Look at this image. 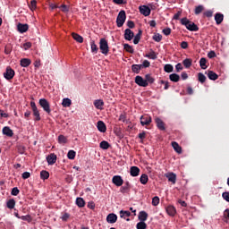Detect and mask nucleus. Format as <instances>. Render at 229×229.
Wrapping results in <instances>:
<instances>
[{"instance_id": "obj_26", "label": "nucleus", "mask_w": 229, "mask_h": 229, "mask_svg": "<svg viewBox=\"0 0 229 229\" xmlns=\"http://www.w3.org/2000/svg\"><path fill=\"white\" fill-rule=\"evenodd\" d=\"M208 78L209 80H212L213 81H216V80H217V78H219V76L217 75V73L214 72L213 71H208Z\"/></svg>"}, {"instance_id": "obj_4", "label": "nucleus", "mask_w": 229, "mask_h": 229, "mask_svg": "<svg viewBox=\"0 0 229 229\" xmlns=\"http://www.w3.org/2000/svg\"><path fill=\"white\" fill-rule=\"evenodd\" d=\"M39 106L43 108L44 112L47 114H51V105H49V101L46 98L39 99Z\"/></svg>"}, {"instance_id": "obj_5", "label": "nucleus", "mask_w": 229, "mask_h": 229, "mask_svg": "<svg viewBox=\"0 0 229 229\" xmlns=\"http://www.w3.org/2000/svg\"><path fill=\"white\" fill-rule=\"evenodd\" d=\"M30 107L32 109V113L34 115V121H40V111H38V108L37 107V104L35 102L31 101L30 102Z\"/></svg>"}, {"instance_id": "obj_45", "label": "nucleus", "mask_w": 229, "mask_h": 229, "mask_svg": "<svg viewBox=\"0 0 229 229\" xmlns=\"http://www.w3.org/2000/svg\"><path fill=\"white\" fill-rule=\"evenodd\" d=\"M58 142H59V144H67V138L64 135H59Z\"/></svg>"}, {"instance_id": "obj_36", "label": "nucleus", "mask_w": 229, "mask_h": 229, "mask_svg": "<svg viewBox=\"0 0 229 229\" xmlns=\"http://www.w3.org/2000/svg\"><path fill=\"white\" fill-rule=\"evenodd\" d=\"M149 178L148 177V174H141L140 178V182L142 185H146V183H148Z\"/></svg>"}, {"instance_id": "obj_54", "label": "nucleus", "mask_w": 229, "mask_h": 229, "mask_svg": "<svg viewBox=\"0 0 229 229\" xmlns=\"http://www.w3.org/2000/svg\"><path fill=\"white\" fill-rule=\"evenodd\" d=\"M141 66V69H146L148 67H149V65H151V63H149V61L148 60H144L142 64H140Z\"/></svg>"}, {"instance_id": "obj_49", "label": "nucleus", "mask_w": 229, "mask_h": 229, "mask_svg": "<svg viewBox=\"0 0 229 229\" xmlns=\"http://www.w3.org/2000/svg\"><path fill=\"white\" fill-rule=\"evenodd\" d=\"M208 67V62H207V59L202 57L201 58V69H207Z\"/></svg>"}, {"instance_id": "obj_47", "label": "nucleus", "mask_w": 229, "mask_h": 229, "mask_svg": "<svg viewBox=\"0 0 229 229\" xmlns=\"http://www.w3.org/2000/svg\"><path fill=\"white\" fill-rule=\"evenodd\" d=\"M130 216H131V213L130 211H120V217H130Z\"/></svg>"}, {"instance_id": "obj_50", "label": "nucleus", "mask_w": 229, "mask_h": 229, "mask_svg": "<svg viewBox=\"0 0 229 229\" xmlns=\"http://www.w3.org/2000/svg\"><path fill=\"white\" fill-rule=\"evenodd\" d=\"M160 203V198H158L157 196L154 197L152 199V205L153 207H157V205Z\"/></svg>"}, {"instance_id": "obj_35", "label": "nucleus", "mask_w": 229, "mask_h": 229, "mask_svg": "<svg viewBox=\"0 0 229 229\" xmlns=\"http://www.w3.org/2000/svg\"><path fill=\"white\" fill-rule=\"evenodd\" d=\"M71 105H72V101L70 98H64L63 99L62 106L64 108H67V107L71 106Z\"/></svg>"}, {"instance_id": "obj_22", "label": "nucleus", "mask_w": 229, "mask_h": 229, "mask_svg": "<svg viewBox=\"0 0 229 229\" xmlns=\"http://www.w3.org/2000/svg\"><path fill=\"white\" fill-rule=\"evenodd\" d=\"M224 19H225V15H223V13H217L215 14V21L217 25L221 24V22H223Z\"/></svg>"}, {"instance_id": "obj_51", "label": "nucleus", "mask_w": 229, "mask_h": 229, "mask_svg": "<svg viewBox=\"0 0 229 229\" xmlns=\"http://www.w3.org/2000/svg\"><path fill=\"white\" fill-rule=\"evenodd\" d=\"M153 40H155V42H160L162 40V34L160 33H157L153 36Z\"/></svg>"}, {"instance_id": "obj_13", "label": "nucleus", "mask_w": 229, "mask_h": 229, "mask_svg": "<svg viewBox=\"0 0 229 229\" xmlns=\"http://www.w3.org/2000/svg\"><path fill=\"white\" fill-rule=\"evenodd\" d=\"M135 37V33L130 29L124 30V38L125 40H131Z\"/></svg>"}, {"instance_id": "obj_53", "label": "nucleus", "mask_w": 229, "mask_h": 229, "mask_svg": "<svg viewBox=\"0 0 229 229\" xmlns=\"http://www.w3.org/2000/svg\"><path fill=\"white\" fill-rule=\"evenodd\" d=\"M30 9L33 12L34 10H37V2L36 0H32L30 2V4H29Z\"/></svg>"}, {"instance_id": "obj_15", "label": "nucleus", "mask_w": 229, "mask_h": 229, "mask_svg": "<svg viewBox=\"0 0 229 229\" xmlns=\"http://www.w3.org/2000/svg\"><path fill=\"white\" fill-rule=\"evenodd\" d=\"M165 178L168 179V182H171V183L174 184L176 183V174L174 173H167L165 174Z\"/></svg>"}, {"instance_id": "obj_31", "label": "nucleus", "mask_w": 229, "mask_h": 229, "mask_svg": "<svg viewBox=\"0 0 229 229\" xmlns=\"http://www.w3.org/2000/svg\"><path fill=\"white\" fill-rule=\"evenodd\" d=\"M145 81H147L148 85H153L155 83V78L151 76V74H146L145 75Z\"/></svg>"}, {"instance_id": "obj_14", "label": "nucleus", "mask_w": 229, "mask_h": 229, "mask_svg": "<svg viewBox=\"0 0 229 229\" xmlns=\"http://www.w3.org/2000/svg\"><path fill=\"white\" fill-rule=\"evenodd\" d=\"M17 30L20 33H26L30 30V26L28 24L18 23Z\"/></svg>"}, {"instance_id": "obj_9", "label": "nucleus", "mask_w": 229, "mask_h": 229, "mask_svg": "<svg viewBox=\"0 0 229 229\" xmlns=\"http://www.w3.org/2000/svg\"><path fill=\"white\" fill-rule=\"evenodd\" d=\"M112 182L116 187H122L123 183H124V180H123V177H121V175L113 176Z\"/></svg>"}, {"instance_id": "obj_23", "label": "nucleus", "mask_w": 229, "mask_h": 229, "mask_svg": "<svg viewBox=\"0 0 229 229\" xmlns=\"http://www.w3.org/2000/svg\"><path fill=\"white\" fill-rule=\"evenodd\" d=\"M130 189H131L130 182H126L124 185L121 187L120 192H122V194H126V192H129Z\"/></svg>"}, {"instance_id": "obj_43", "label": "nucleus", "mask_w": 229, "mask_h": 229, "mask_svg": "<svg viewBox=\"0 0 229 229\" xmlns=\"http://www.w3.org/2000/svg\"><path fill=\"white\" fill-rule=\"evenodd\" d=\"M67 157L69 158V160H74V158H76V151L69 150L67 154Z\"/></svg>"}, {"instance_id": "obj_52", "label": "nucleus", "mask_w": 229, "mask_h": 229, "mask_svg": "<svg viewBox=\"0 0 229 229\" xmlns=\"http://www.w3.org/2000/svg\"><path fill=\"white\" fill-rule=\"evenodd\" d=\"M203 15H204V17L210 18V17H212L214 15V11H212V10L205 11L203 13Z\"/></svg>"}, {"instance_id": "obj_17", "label": "nucleus", "mask_w": 229, "mask_h": 229, "mask_svg": "<svg viewBox=\"0 0 229 229\" xmlns=\"http://www.w3.org/2000/svg\"><path fill=\"white\" fill-rule=\"evenodd\" d=\"M165 210L168 216H171L172 217H174V216H176V208H174V206H168L166 207Z\"/></svg>"}, {"instance_id": "obj_55", "label": "nucleus", "mask_w": 229, "mask_h": 229, "mask_svg": "<svg viewBox=\"0 0 229 229\" xmlns=\"http://www.w3.org/2000/svg\"><path fill=\"white\" fill-rule=\"evenodd\" d=\"M19 192H21V191H19V188L14 187L13 188L11 194L12 196H19Z\"/></svg>"}, {"instance_id": "obj_63", "label": "nucleus", "mask_w": 229, "mask_h": 229, "mask_svg": "<svg viewBox=\"0 0 229 229\" xmlns=\"http://www.w3.org/2000/svg\"><path fill=\"white\" fill-rule=\"evenodd\" d=\"M163 33L164 35H165L166 37L171 35V28H166L163 30Z\"/></svg>"}, {"instance_id": "obj_27", "label": "nucleus", "mask_w": 229, "mask_h": 229, "mask_svg": "<svg viewBox=\"0 0 229 229\" xmlns=\"http://www.w3.org/2000/svg\"><path fill=\"white\" fill-rule=\"evenodd\" d=\"M72 37L76 40V42H79V44H83V37H81L80 34L73 32L72 33Z\"/></svg>"}, {"instance_id": "obj_10", "label": "nucleus", "mask_w": 229, "mask_h": 229, "mask_svg": "<svg viewBox=\"0 0 229 229\" xmlns=\"http://www.w3.org/2000/svg\"><path fill=\"white\" fill-rule=\"evenodd\" d=\"M151 116L141 115L140 116V124L141 126H149L151 124Z\"/></svg>"}, {"instance_id": "obj_44", "label": "nucleus", "mask_w": 229, "mask_h": 229, "mask_svg": "<svg viewBox=\"0 0 229 229\" xmlns=\"http://www.w3.org/2000/svg\"><path fill=\"white\" fill-rule=\"evenodd\" d=\"M100 148L101 149H108V148H110V143H108V141L106 140H103L100 142Z\"/></svg>"}, {"instance_id": "obj_58", "label": "nucleus", "mask_w": 229, "mask_h": 229, "mask_svg": "<svg viewBox=\"0 0 229 229\" xmlns=\"http://www.w3.org/2000/svg\"><path fill=\"white\" fill-rule=\"evenodd\" d=\"M222 198L225 199V201L229 202V191L223 192Z\"/></svg>"}, {"instance_id": "obj_21", "label": "nucleus", "mask_w": 229, "mask_h": 229, "mask_svg": "<svg viewBox=\"0 0 229 229\" xmlns=\"http://www.w3.org/2000/svg\"><path fill=\"white\" fill-rule=\"evenodd\" d=\"M94 106L98 110H103V106H105V102L102 99H98L94 101Z\"/></svg>"}, {"instance_id": "obj_60", "label": "nucleus", "mask_w": 229, "mask_h": 229, "mask_svg": "<svg viewBox=\"0 0 229 229\" xmlns=\"http://www.w3.org/2000/svg\"><path fill=\"white\" fill-rule=\"evenodd\" d=\"M119 121H121L122 123H126V113L120 114Z\"/></svg>"}, {"instance_id": "obj_61", "label": "nucleus", "mask_w": 229, "mask_h": 229, "mask_svg": "<svg viewBox=\"0 0 229 229\" xmlns=\"http://www.w3.org/2000/svg\"><path fill=\"white\" fill-rule=\"evenodd\" d=\"M114 4H126V0H113Z\"/></svg>"}, {"instance_id": "obj_46", "label": "nucleus", "mask_w": 229, "mask_h": 229, "mask_svg": "<svg viewBox=\"0 0 229 229\" xmlns=\"http://www.w3.org/2000/svg\"><path fill=\"white\" fill-rule=\"evenodd\" d=\"M137 229H146L148 228V225H146L144 222L140 221L136 225Z\"/></svg>"}, {"instance_id": "obj_8", "label": "nucleus", "mask_w": 229, "mask_h": 229, "mask_svg": "<svg viewBox=\"0 0 229 229\" xmlns=\"http://www.w3.org/2000/svg\"><path fill=\"white\" fill-rule=\"evenodd\" d=\"M139 10L144 17H149V15H151V9L148 5H141L139 7Z\"/></svg>"}, {"instance_id": "obj_28", "label": "nucleus", "mask_w": 229, "mask_h": 229, "mask_svg": "<svg viewBox=\"0 0 229 229\" xmlns=\"http://www.w3.org/2000/svg\"><path fill=\"white\" fill-rule=\"evenodd\" d=\"M170 81H174V83H178L180 81V75L176 73H172L169 75Z\"/></svg>"}, {"instance_id": "obj_41", "label": "nucleus", "mask_w": 229, "mask_h": 229, "mask_svg": "<svg viewBox=\"0 0 229 229\" xmlns=\"http://www.w3.org/2000/svg\"><path fill=\"white\" fill-rule=\"evenodd\" d=\"M16 149L20 155H24V153H26V147L23 145H17Z\"/></svg>"}, {"instance_id": "obj_42", "label": "nucleus", "mask_w": 229, "mask_h": 229, "mask_svg": "<svg viewBox=\"0 0 229 229\" xmlns=\"http://www.w3.org/2000/svg\"><path fill=\"white\" fill-rule=\"evenodd\" d=\"M40 178L41 180H47V178H49V172L46 170H42L40 172Z\"/></svg>"}, {"instance_id": "obj_6", "label": "nucleus", "mask_w": 229, "mask_h": 229, "mask_svg": "<svg viewBox=\"0 0 229 229\" xmlns=\"http://www.w3.org/2000/svg\"><path fill=\"white\" fill-rule=\"evenodd\" d=\"M13 76H15V71L12 69V67L8 66L4 73V77L5 80H13Z\"/></svg>"}, {"instance_id": "obj_40", "label": "nucleus", "mask_w": 229, "mask_h": 229, "mask_svg": "<svg viewBox=\"0 0 229 229\" xmlns=\"http://www.w3.org/2000/svg\"><path fill=\"white\" fill-rule=\"evenodd\" d=\"M146 58H150V60H157V54L152 49L150 50V53L147 54Z\"/></svg>"}, {"instance_id": "obj_20", "label": "nucleus", "mask_w": 229, "mask_h": 229, "mask_svg": "<svg viewBox=\"0 0 229 229\" xmlns=\"http://www.w3.org/2000/svg\"><path fill=\"white\" fill-rule=\"evenodd\" d=\"M21 67H30L31 65V59L29 58H22L20 61Z\"/></svg>"}, {"instance_id": "obj_24", "label": "nucleus", "mask_w": 229, "mask_h": 229, "mask_svg": "<svg viewBox=\"0 0 229 229\" xmlns=\"http://www.w3.org/2000/svg\"><path fill=\"white\" fill-rule=\"evenodd\" d=\"M3 134L6 135L7 137H13V131H12L10 127L5 126L3 128Z\"/></svg>"}, {"instance_id": "obj_39", "label": "nucleus", "mask_w": 229, "mask_h": 229, "mask_svg": "<svg viewBox=\"0 0 229 229\" xmlns=\"http://www.w3.org/2000/svg\"><path fill=\"white\" fill-rule=\"evenodd\" d=\"M182 64L184 65V67L186 69H189L191 67V65H192V60L186 58L182 61Z\"/></svg>"}, {"instance_id": "obj_64", "label": "nucleus", "mask_w": 229, "mask_h": 229, "mask_svg": "<svg viewBox=\"0 0 229 229\" xmlns=\"http://www.w3.org/2000/svg\"><path fill=\"white\" fill-rule=\"evenodd\" d=\"M88 208H90L91 210H94V208H96V204L91 201L88 203Z\"/></svg>"}, {"instance_id": "obj_48", "label": "nucleus", "mask_w": 229, "mask_h": 229, "mask_svg": "<svg viewBox=\"0 0 229 229\" xmlns=\"http://www.w3.org/2000/svg\"><path fill=\"white\" fill-rule=\"evenodd\" d=\"M173 64H165L164 67L165 72H173Z\"/></svg>"}, {"instance_id": "obj_18", "label": "nucleus", "mask_w": 229, "mask_h": 229, "mask_svg": "<svg viewBox=\"0 0 229 229\" xmlns=\"http://www.w3.org/2000/svg\"><path fill=\"white\" fill-rule=\"evenodd\" d=\"M97 128L98 131H101V133H105V131H106V124H105V122L103 121L98 122Z\"/></svg>"}, {"instance_id": "obj_56", "label": "nucleus", "mask_w": 229, "mask_h": 229, "mask_svg": "<svg viewBox=\"0 0 229 229\" xmlns=\"http://www.w3.org/2000/svg\"><path fill=\"white\" fill-rule=\"evenodd\" d=\"M20 219H21L22 221H28L29 223L31 222V216L27 215V216H20Z\"/></svg>"}, {"instance_id": "obj_19", "label": "nucleus", "mask_w": 229, "mask_h": 229, "mask_svg": "<svg viewBox=\"0 0 229 229\" xmlns=\"http://www.w3.org/2000/svg\"><path fill=\"white\" fill-rule=\"evenodd\" d=\"M140 174V169L138 166H131L130 169V174L131 176H139Z\"/></svg>"}, {"instance_id": "obj_25", "label": "nucleus", "mask_w": 229, "mask_h": 229, "mask_svg": "<svg viewBox=\"0 0 229 229\" xmlns=\"http://www.w3.org/2000/svg\"><path fill=\"white\" fill-rule=\"evenodd\" d=\"M138 218L141 222L148 221V214L146 213V211H140L139 213Z\"/></svg>"}, {"instance_id": "obj_38", "label": "nucleus", "mask_w": 229, "mask_h": 229, "mask_svg": "<svg viewBox=\"0 0 229 229\" xmlns=\"http://www.w3.org/2000/svg\"><path fill=\"white\" fill-rule=\"evenodd\" d=\"M76 205L79 206L80 208H82V207H85V200L83 198H77L76 199Z\"/></svg>"}, {"instance_id": "obj_57", "label": "nucleus", "mask_w": 229, "mask_h": 229, "mask_svg": "<svg viewBox=\"0 0 229 229\" xmlns=\"http://www.w3.org/2000/svg\"><path fill=\"white\" fill-rule=\"evenodd\" d=\"M62 12H64V13H67V12H69V6L66 5V4H62L60 7H59Z\"/></svg>"}, {"instance_id": "obj_33", "label": "nucleus", "mask_w": 229, "mask_h": 229, "mask_svg": "<svg viewBox=\"0 0 229 229\" xmlns=\"http://www.w3.org/2000/svg\"><path fill=\"white\" fill-rule=\"evenodd\" d=\"M6 207H7V208H10V210L15 208V199H10L6 202Z\"/></svg>"}, {"instance_id": "obj_30", "label": "nucleus", "mask_w": 229, "mask_h": 229, "mask_svg": "<svg viewBox=\"0 0 229 229\" xmlns=\"http://www.w3.org/2000/svg\"><path fill=\"white\" fill-rule=\"evenodd\" d=\"M141 69H142V66H140V64H132L131 65V71L135 74H139L140 72Z\"/></svg>"}, {"instance_id": "obj_16", "label": "nucleus", "mask_w": 229, "mask_h": 229, "mask_svg": "<svg viewBox=\"0 0 229 229\" xmlns=\"http://www.w3.org/2000/svg\"><path fill=\"white\" fill-rule=\"evenodd\" d=\"M47 162L49 165H53L54 164H56V155L55 154H50L47 157Z\"/></svg>"}, {"instance_id": "obj_34", "label": "nucleus", "mask_w": 229, "mask_h": 229, "mask_svg": "<svg viewBox=\"0 0 229 229\" xmlns=\"http://www.w3.org/2000/svg\"><path fill=\"white\" fill-rule=\"evenodd\" d=\"M123 49H125V51H127V53H131V55H133L135 53L133 47L130 46V44H124Z\"/></svg>"}, {"instance_id": "obj_29", "label": "nucleus", "mask_w": 229, "mask_h": 229, "mask_svg": "<svg viewBox=\"0 0 229 229\" xmlns=\"http://www.w3.org/2000/svg\"><path fill=\"white\" fill-rule=\"evenodd\" d=\"M172 147L174 148V151L179 155L182 153V147L176 141L172 142Z\"/></svg>"}, {"instance_id": "obj_3", "label": "nucleus", "mask_w": 229, "mask_h": 229, "mask_svg": "<svg viewBox=\"0 0 229 229\" xmlns=\"http://www.w3.org/2000/svg\"><path fill=\"white\" fill-rule=\"evenodd\" d=\"M99 49L102 55H108L110 51V47H108V41H106L105 38H100Z\"/></svg>"}, {"instance_id": "obj_2", "label": "nucleus", "mask_w": 229, "mask_h": 229, "mask_svg": "<svg viewBox=\"0 0 229 229\" xmlns=\"http://www.w3.org/2000/svg\"><path fill=\"white\" fill-rule=\"evenodd\" d=\"M124 22H126V12L122 10L119 12L116 18L117 28H123V26H124Z\"/></svg>"}, {"instance_id": "obj_1", "label": "nucleus", "mask_w": 229, "mask_h": 229, "mask_svg": "<svg viewBox=\"0 0 229 229\" xmlns=\"http://www.w3.org/2000/svg\"><path fill=\"white\" fill-rule=\"evenodd\" d=\"M181 24L182 26H185V28H187L189 31H198V30H199V28H198V25H196V23L189 21V19L187 18H182Z\"/></svg>"}, {"instance_id": "obj_59", "label": "nucleus", "mask_w": 229, "mask_h": 229, "mask_svg": "<svg viewBox=\"0 0 229 229\" xmlns=\"http://www.w3.org/2000/svg\"><path fill=\"white\" fill-rule=\"evenodd\" d=\"M30 176H31V174L30 172H24L21 174V178H23V180H28V178H30Z\"/></svg>"}, {"instance_id": "obj_37", "label": "nucleus", "mask_w": 229, "mask_h": 229, "mask_svg": "<svg viewBox=\"0 0 229 229\" xmlns=\"http://www.w3.org/2000/svg\"><path fill=\"white\" fill-rule=\"evenodd\" d=\"M91 46V53H98L99 51V47H98V45H96V42L94 40L90 41Z\"/></svg>"}, {"instance_id": "obj_62", "label": "nucleus", "mask_w": 229, "mask_h": 229, "mask_svg": "<svg viewBox=\"0 0 229 229\" xmlns=\"http://www.w3.org/2000/svg\"><path fill=\"white\" fill-rule=\"evenodd\" d=\"M127 26H128V28H130L131 30H133V28H135V22H133V21H127Z\"/></svg>"}, {"instance_id": "obj_32", "label": "nucleus", "mask_w": 229, "mask_h": 229, "mask_svg": "<svg viewBox=\"0 0 229 229\" xmlns=\"http://www.w3.org/2000/svg\"><path fill=\"white\" fill-rule=\"evenodd\" d=\"M140 37H142V31L140 30L138 33L134 36L133 44H139V42H140Z\"/></svg>"}, {"instance_id": "obj_11", "label": "nucleus", "mask_w": 229, "mask_h": 229, "mask_svg": "<svg viewBox=\"0 0 229 229\" xmlns=\"http://www.w3.org/2000/svg\"><path fill=\"white\" fill-rule=\"evenodd\" d=\"M155 123H156L158 130H161V131H165V123H164V121H162V119H160L159 117H156Z\"/></svg>"}, {"instance_id": "obj_7", "label": "nucleus", "mask_w": 229, "mask_h": 229, "mask_svg": "<svg viewBox=\"0 0 229 229\" xmlns=\"http://www.w3.org/2000/svg\"><path fill=\"white\" fill-rule=\"evenodd\" d=\"M135 84L139 85V87H148V81L142 78V76L137 75L135 77Z\"/></svg>"}, {"instance_id": "obj_12", "label": "nucleus", "mask_w": 229, "mask_h": 229, "mask_svg": "<svg viewBox=\"0 0 229 229\" xmlns=\"http://www.w3.org/2000/svg\"><path fill=\"white\" fill-rule=\"evenodd\" d=\"M106 222L109 223V225H114V223H117V215L110 213L106 216Z\"/></svg>"}]
</instances>
